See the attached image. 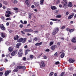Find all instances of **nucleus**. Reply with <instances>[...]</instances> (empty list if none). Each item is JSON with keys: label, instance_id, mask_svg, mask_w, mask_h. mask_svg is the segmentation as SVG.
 I'll use <instances>...</instances> for the list:
<instances>
[{"label": "nucleus", "instance_id": "nucleus-34", "mask_svg": "<svg viewBox=\"0 0 76 76\" xmlns=\"http://www.w3.org/2000/svg\"><path fill=\"white\" fill-rule=\"evenodd\" d=\"M1 19H2L3 21H4L5 19V18L3 16H2L1 17Z\"/></svg>", "mask_w": 76, "mask_h": 76}, {"label": "nucleus", "instance_id": "nucleus-46", "mask_svg": "<svg viewBox=\"0 0 76 76\" xmlns=\"http://www.w3.org/2000/svg\"><path fill=\"white\" fill-rule=\"evenodd\" d=\"M60 3V0H58V1H57L56 2V3L57 4H58Z\"/></svg>", "mask_w": 76, "mask_h": 76}, {"label": "nucleus", "instance_id": "nucleus-41", "mask_svg": "<svg viewBox=\"0 0 76 76\" xmlns=\"http://www.w3.org/2000/svg\"><path fill=\"white\" fill-rule=\"evenodd\" d=\"M18 3V1H17V0H15L14 1V4H15L16 3Z\"/></svg>", "mask_w": 76, "mask_h": 76}, {"label": "nucleus", "instance_id": "nucleus-13", "mask_svg": "<svg viewBox=\"0 0 76 76\" xmlns=\"http://www.w3.org/2000/svg\"><path fill=\"white\" fill-rule=\"evenodd\" d=\"M72 42L75 43L76 42V37H74L72 40Z\"/></svg>", "mask_w": 76, "mask_h": 76}, {"label": "nucleus", "instance_id": "nucleus-43", "mask_svg": "<svg viewBox=\"0 0 76 76\" xmlns=\"http://www.w3.org/2000/svg\"><path fill=\"white\" fill-rule=\"evenodd\" d=\"M65 73V72H63L62 73H61V76H62L64 75V74Z\"/></svg>", "mask_w": 76, "mask_h": 76}, {"label": "nucleus", "instance_id": "nucleus-23", "mask_svg": "<svg viewBox=\"0 0 76 76\" xmlns=\"http://www.w3.org/2000/svg\"><path fill=\"white\" fill-rule=\"evenodd\" d=\"M13 48L10 47L9 48V51H10V52H12V51H13Z\"/></svg>", "mask_w": 76, "mask_h": 76}, {"label": "nucleus", "instance_id": "nucleus-38", "mask_svg": "<svg viewBox=\"0 0 76 76\" xmlns=\"http://www.w3.org/2000/svg\"><path fill=\"white\" fill-rule=\"evenodd\" d=\"M55 64L56 65H58L60 64V62L59 61H57L55 63Z\"/></svg>", "mask_w": 76, "mask_h": 76}, {"label": "nucleus", "instance_id": "nucleus-25", "mask_svg": "<svg viewBox=\"0 0 76 76\" xmlns=\"http://www.w3.org/2000/svg\"><path fill=\"white\" fill-rule=\"evenodd\" d=\"M57 34L56 32L54 30H53L52 33V35H55V34Z\"/></svg>", "mask_w": 76, "mask_h": 76}, {"label": "nucleus", "instance_id": "nucleus-14", "mask_svg": "<svg viewBox=\"0 0 76 76\" xmlns=\"http://www.w3.org/2000/svg\"><path fill=\"white\" fill-rule=\"evenodd\" d=\"M19 38V37L18 35H16V37H14V39L15 40V41H17V40H18Z\"/></svg>", "mask_w": 76, "mask_h": 76}, {"label": "nucleus", "instance_id": "nucleus-37", "mask_svg": "<svg viewBox=\"0 0 76 76\" xmlns=\"http://www.w3.org/2000/svg\"><path fill=\"white\" fill-rule=\"evenodd\" d=\"M50 20H53V21H57V19H50Z\"/></svg>", "mask_w": 76, "mask_h": 76}, {"label": "nucleus", "instance_id": "nucleus-45", "mask_svg": "<svg viewBox=\"0 0 76 76\" xmlns=\"http://www.w3.org/2000/svg\"><path fill=\"white\" fill-rule=\"evenodd\" d=\"M14 10H18V8H16V7H15L14 8Z\"/></svg>", "mask_w": 76, "mask_h": 76}, {"label": "nucleus", "instance_id": "nucleus-62", "mask_svg": "<svg viewBox=\"0 0 76 76\" xmlns=\"http://www.w3.org/2000/svg\"><path fill=\"white\" fill-rule=\"evenodd\" d=\"M59 7L61 8L63 7V5L61 4H60L59 5Z\"/></svg>", "mask_w": 76, "mask_h": 76}, {"label": "nucleus", "instance_id": "nucleus-5", "mask_svg": "<svg viewBox=\"0 0 76 76\" xmlns=\"http://www.w3.org/2000/svg\"><path fill=\"white\" fill-rule=\"evenodd\" d=\"M23 31L24 32H33V30L29 29H23Z\"/></svg>", "mask_w": 76, "mask_h": 76}, {"label": "nucleus", "instance_id": "nucleus-33", "mask_svg": "<svg viewBox=\"0 0 76 76\" xmlns=\"http://www.w3.org/2000/svg\"><path fill=\"white\" fill-rule=\"evenodd\" d=\"M53 44H54V42H51L50 43V46H51L52 45H53Z\"/></svg>", "mask_w": 76, "mask_h": 76}, {"label": "nucleus", "instance_id": "nucleus-16", "mask_svg": "<svg viewBox=\"0 0 76 76\" xmlns=\"http://www.w3.org/2000/svg\"><path fill=\"white\" fill-rule=\"evenodd\" d=\"M41 65L42 67H44L45 65V64H44V62L42 61L41 62Z\"/></svg>", "mask_w": 76, "mask_h": 76}, {"label": "nucleus", "instance_id": "nucleus-18", "mask_svg": "<svg viewBox=\"0 0 76 76\" xmlns=\"http://www.w3.org/2000/svg\"><path fill=\"white\" fill-rule=\"evenodd\" d=\"M56 45H53L52 46L50 47V49L52 50H54L56 48Z\"/></svg>", "mask_w": 76, "mask_h": 76}, {"label": "nucleus", "instance_id": "nucleus-60", "mask_svg": "<svg viewBox=\"0 0 76 76\" xmlns=\"http://www.w3.org/2000/svg\"><path fill=\"white\" fill-rule=\"evenodd\" d=\"M2 39H2V38L0 37V42H1V41H3Z\"/></svg>", "mask_w": 76, "mask_h": 76}, {"label": "nucleus", "instance_id": "nucleus-10", "mask_svg": "<svg viewBox=\"0 0 76 76\" xmlns=\"http://www.w3.org/2000/svg\"><path fill=\"white\" fill-rule=\"evenodd\" d=\"M10 73V72L9 71L7 70L5 71V73H4V75L5 76H8Z\"/></svg>", "mask_w": 76, "mask_h": 76}, {"label": "nucleus", "instance_id": "nucleus-3", "mask_svg": "<svg viewBox=\"0 0 76 76\" xmlns=\"http://www.w3.org/2000/svg\"><path fill=\"white\" fill-rule=\"evenodd\" d=\"M30 1H31V0H25V3L26 4V5L27 7H29L31 6V4L29 3Z\"/></svg>", "mask_w": 76, "mask_h": 76}, {"label": "nucleus", "instance_id": "nucleus-9", "mask_svg": "<svg viewBox=\"0 0 76 76\" xmlns=\"http://www.w3.org/2000/svg\"><path fill=\"white\" fill-rule=\"evenodd\" d=\"M1 29L2 30V31H5L6 29V28L4 27V26L2 24L1 25V27H0Z\"/></svg>", "mask_w": 76, "mask_h": 76}, {"label": "nucleus", "instance_id": "nucleus-52", "mask_svg": "<svg viewBox=\"0 0 76 76\" xmlns=\"http://www.w3.org/2000/svg\"><path fill=\"white\" fill-rule=\"evenodd\" d=\"M6 57H10V55L9 54L6 55Z\"/></svg>", "mask_w": 76, "mask_h": 76}, {"label": "nucleus", "instance_id": "nucleus-61", "mask_svg": "<svg viewBox=\"0 0 76 76\" xmlns=\"http://www.w3.org/2000/svg\"><path fill=\"white\" fill-rule=\"evenodd\" d=\"M67 2H64V5H67Z\"/></svg>", "mask_w": 76, "mask_h": 76}, {"label": "nucleus", "instance_id": "nucleus-8", "mask_svg": "<svg viewBox=\"0 0 76 76\" xmlns=\"http://www.w3.org/2000/svg\"><path fill=\"white\" fill-rule=\"evenodd\" d=\"M74 15H75V14H74V13H72L71 15H70L68 17V19H72V18L74 16Z\"/></svg>", "mask_w": 76, "mask_h": 76}, {"label": "nucleus", "instance_id": "nucleus-27", "mask_svg": "<svg viewBox=\"0 0 76 76\" xmlns=\"http://www.w3.org/2000/svg\"><path fill=\"white\" fill-rule=\"evenodd\" d=\"M65 54L64 53H62L61 55V57H64Z\"/></svg>", "mask_w": 76, "mask_h": 76}, {"label": "nucleus", "instance_id": "nucleus-1", "mask_svg": "<svg viewBox=\"0 0 76 76\" xmlns=\"http://www.w3.org/2000/svg\"><path fill=\"white\" fill-rule=\"evenodd\" d=\"M26 38H25L24 39L23 38H21L17 40V42H22V43H25V42H26Z\"/></svg>", "mask_w": 76, "mask_h": 76}, {"label": "nucleus", "instance_id": "nucleus-53", "mask_svg": "<svg viewBox=\"0 0 76 76\" xmlns=\"http://www.w3.org/2000/svg\"><path fill=\"white\" fill-rule=\"evenodd\" d=\"M19 27H20V28H23V25L22 24H20L19 26Z\"/></svg>", "mask_w": 76, "mask_h": 76}, {"label": "nucleus", "instance_id": "nucleus-44", "mask_svg": "<svg viewBox=\"0 0 76 76\" xmlns=\"http://www.w3.org/2000/svg\"><path fill=\"white\" fill-rule=\"evenodd\" d=\"M18 70L17 69H15L13 70L14 72H17Z\"/></svg>", "mask_w": 76, "mask_h": 76}, {"label": "nucleus", "instance_id": "nucleus-32", "mask_svg": "<svg viewBox=\"0 0 76 76\" xmlns=\"http://www.w3.org/2000/svg\"><path fill=\"white\" fill-rule=\"evenodd\" d=\"M22 66H17V68L18 69H21Z\"/></svg>", "mask_w": 76, "mask_h": 76}, {"label": "nucleus", "instance_id": "nucleus-20", "mask_svg": "<svg viewBox=\"0 0 76 76\" xmlns=\"http://www.w3.org/2000/svg\"><path fill=\"white\" fill-rule=\"evenodd\" d=\"M73 6V4L71 2H69L68 5L69 7H72Z\"/></svg>", "mask_w": 76, "mask_h": 76}, {"label": "nucleus", "instance_id": "nucleus-35", "mask_svg": "<svg viewBox=\"0 0 76 76\" xmlns=\"http://www.w3.org/2000/svg\"><path fill=\"white\" fill-rule=\"evenodd\" d=\"M5 16H6V17H7V18H9V17H10V15L9 14H5Z\"/></svg>", "mask_w": 76, "mask_h": 76}, {"label": "nucleus", "instance_id": "nucleus-19", "mask_svg": "<svg viewBox=\"0 0 76 76\" xmlns=\"http://www.w3.org/2000/svg\"><path fill=\"white\" fill-rule=\"evenodd\" d=\"M42 42H41L39 43H37L35 44V45L36 46H39V45H42Z\"/></svg>", "mask_w": 76, "mask_h": 76}, {"label": "nucleus", "instance_id": "nucleus-47", "mask_svg": "<svg viewBox=\"0 0 76 76\" xmlns=\"http://www.w3.org/2000/svg\"><path fill=\"white\" fill-rule=\"evenodd\" d=\"M65 27H66V26H63L61 28V29H64V28H65Z\"/></svg>", "mask_w": 76, "mask_h": 76}, {"label": "nucleus", "instance_id": "nucleus-40", "mask_svg": "<svg viewBox=\"0 0 76 76\" xmlns=\"http://www.w3.org/2000/svg\"><path fill=\"white\" fill-rule=\"evenodd\" d=\"M57 52H56V53L55 54H54V56H55V57H58V55H57Z\"/></svg>", "mask_w": 76, "mask_h": 76}, {"label": "nucleus", "instance_id": "nucleus-36", "mask_svg": "<svg viewBox=\"0 0 76 76\" xmlns=\"http://www.w3.org/2000/svg\"><path fill=\"white\" fill-rule=\"evenodd\" d=\"M6 12L8 14H11V12L10 11H6Z\"/></svg>", "mask_w": 76, "mask_h": 76}, {"label": "nucleus", "instance_id": "nucleus-15", "mask_svg": "<svg viewBox=\"0 0 76 76\" xmlns=\"http://www.w3.org/2000/svg\"><path fill=\"white\" fill-rule=\"evenodd\" d=\"M17 54V52L16 51H13L11 54V56H14L15 54Z\"/></svg>", "mask_w": 76, "mask_h": 76}, {"label": "nucleus", "instance_id": "nucleus-21", "mask_svg": "<svg viewBox=\"0 0 76 76\" xmlns=\"http://www.w3.org/2000/svg\"><path fill=\"white\" fill-rule=\"evenodd\" d=\"M30 51V50L28 49H27L26 50L25 52V55L26 56V54L28 53V52H29Z\"/></svg>", "mask_w": 76, "mask_h": 76}, {"label": "nucleus", "instance_id": "nucleus-11", "mask_svg": "<svg viewBox=\"0 0 76 76\" xmlns=\"http://www.w3.org/2000/svg\"><path fill=\"white\" fill-rule=\"evenodd\" d=\"M34 5L36 7L39 8V3L38 2L34 3Z\"/></svg>", "mask_w": 76, "mask_h": 76}, {"label": "nucleus", "instance_id": "nucleus-59", "mask_svg": "<svg viewBox=\"0 0 76 76\" xmlns=\"http://www.w3.org/2000/svg\"><path fill=\"white\" fill-rule=\"evenodd\" d=\"M9 32L10 33H12V32H13V31H12V30H10L9 31Z\"/></svg>", "mask_w": 76, "mask_h": 76}, {"label": "nucleus", "instance_id": "nucleus-31", "mask_svg": "<svg viewBox=\"0 0 76 76\" xmlns=\"http://www.w3.org/2000/svg\"><path fill=\"white\" fill-rule=\"evenodd\" d=\"M29 18H30V19H31V16H32V14H31V13H29Z\"/></svg>", "mask_w": 76, "mask_h": 76}, {"label": "nucleus", "instance_id": "nucleus-49", "mask_svg": "<svg viewBox=\"0 0 76 76\" xmlns=\"http://www.w3.org/2000/svg\"><path fill=\"white\" fill-rule=\"evenodd\" d=\"M63 7L64 9H66L67 8V5H64Z\"/></svg>", "mask_w": 76, "mask_h": 76}, {"label": "nucleus", "instance_id": "nucleus-64", "mask_svg": "<svg viewBox=\"0 0 76 76\" xmlns=\"http://www.w3.org/2000/svg\"><path fill=\"white\" fill-rule=\"evenodd\" d=\"M6 25H7V26H9V23L7 22L6 23Z\"/></svg>", "mask_w": 76, "mask_h": 76}, {"label": "nucleus", "instance_id": "nucleus-24", "mask_svg": "<svg viewBox=\"0 0 76 76\" xmlns=\"http://www.w3.org/2000/svg\"><path fill=\"white\" fill-rule=\"evenodd\" d=\"M56 18H61V15H58L56 16Z\"/></svg>", "mask_w": 76, "mask_h": 76}, {"label": "nucleus", "instance_id": "nucleus-30", "mask_svg": "<svg viewBox=\"0 0 76 76\" xmlns=\"http://www.w3.org/2000/svg\"><path fill=\"white\" fill-rule=\"evenodd\" d=\"M4 61L5 62V63H7V61H8V60H7V58H5L4 60Z\"/></svg>", "mask_w": 76, "mask_h": 76}, {"label": "nucleus", "instance_id": "nucleus-17", "mask_svg": "<svg viewBox=\"0 0 76 76\" xmlns=\"http://www.w3.org/2000/svg\"><path fill=\"white\" fill-rule=\"evenodd\" d=\"M1 37H2V38H4V37H6V34H5V33H1Z\"/></svg>", "mask_w": 76, "mask_h": 76}, {"label": "nucleus", "instance_id": "nucleus-57", "mask_svg": "<svg viewBox=\"0 0 76 76\" xmlns=\"http://www.w3.org/2000/svg\"><path fill=\"white\" fill-rule=\"evenodd\" d=\"M21 32L22 34L23 35H25V33L24 32H23V31H21Z\"/></svg>", "mask_w": 76, "mask_h": 76}, {"label": "nucleus", "instance_id": "nucleus-55", "mask_svg": "<svg viewBox=\"0 0 76 76\" xmlns=\"http://www.w3.org/2000/svg\"><path fill=\"white\" fill-rule=\"evenodd\" d=\"M66 15H69V12H66Z\"/></svg>", "mask_w": 76, "mask_h": 76}, {"label": "nucleus", "instance_id": "nucleus-7", "mask_svg": "<svg viewBox=\"0 0 76 76\" xmlns=\"http://www.w3.org/2000/svg\"><path fill=\"white\" fill-rule=\"evenodd\" d=\"M22 45V43L19 42V43H17L16 45V47L17 48H19L20 46Z\"/></svg>", "mask_w": 76, "mask_h": 76}, {"label": "nucleus", "instance_id": "nucleus-54", "mask_svg": "<svg viewBox=\"0 0 76 76\" xmlns=\"http://www.w3.org/2000/svg\"><path fill=\"white\" fill-rule=\"evenodd\" d=\"M24 24H26L27 23V21L25 20L24 21Z\"/></svg>", "mask_w": 76, "mask_h": 76}, {"label": "nucleus", "instance_id": "nucleus-28", "mask_svg": "<svg viewBox=\"0 0 76 76\" xmlns=\"http://www.w3.org/2000/svg\"><path fill=\"white\" fill-rule=\"evenodd\" d=\"M44 0H41L40 3L41 5H43V3L44 2Z\"/></svg>", "mask_w": 76, "mask_h": 76}, {"label": "nucleus", "instance_id": "nucleus-42", "mask_svg": "<svg viewBox=\"0 0 76 76\" xmlns=\"http://www.w3.org/2000/svg\"><path fill=\"white\" fill-rule=\"evenodd\" d=\"M34 39L35 41H37L38 40V37H35L34 38Z\"/></svg>", "mask_w": 76, "mask_h": 76}, {"label": "nucleus", "instance_id": "nucleus-26", "mask_svg": "<svg viewBox=\"0 0 76 76\" xmlns=\"http://www.w3.org/2000/svg\"><path fill=\"white\" fill-rule=\"evenodd\" d=\"M75 31V29L73 28L72 29H71L69 30V32H70V33H71V32H73L74 31Z\"/></svg>", "mask_w": 76, "mask_h": 76}, {"label": "nucleus", "instance_id": "nucleus-12", "mask_svg": "<svg viewBox=\"0 0 76 76\" xmlns=\"http://www.w3.org/2000/svg\"><path fill=\"white\" fill-rule=\"evenodd\" d=\"M50 8L51 9H52V10H57V7L55 6H52Z\"/></svg>", "mask_w": 76, "mask_h": 76}, {"label": "nucleus", "instance_id": "nucleus-29", "mask_svg": "<svg viewBox=\"0 0 76 76\" xmlns=\"http://www.w3.org/2000/svg\"><path fill=\"white\" fill-rule=\"evenodd\" d=\"M54 75V72H51L49 74V76H53V75Z\"/></svg>", "mask_w": 76, "mask_h": 76}, {"label": "nucleus", "instance_id": "nucleus-22", "mask_svg": "<svg viewBox=\"0 0 76 76\" xmlns=\"http://www.w3.org/2000/svg\"><path fill=\"white\" fill-rule=\"evenodd\" d=\"M54 30L57 33L58 31H59V29H58V27H57Z\"/></svg>", "mask_w": 76, "mask_h": 76}, {"label": "nucleus", "instance_id": "nucleus-39", "mask_svg": "<svg viewBox=\"0 0 76 76\" xmlns=\"http://www.w3.org/2000/svg\"><path fill=\"white\" fill-rule=\"evenodd\" d=\"M21 69H22L23 70H26V67L25 66H22L21 68Z\"/></svg>", "mask_w": 76, "mask_h": 76}, {"label": "nucleus", "instance_id": "nucleus-51", "mask_svg": "<svg viewBox=\"0 0 76 76\" xmlns=\"http://www.w3.org/2000/svg\"><path fill=\"white\" fill-rule=\"evenodd\" d=\"M31 7L32 9H34V8H35V6H34V5H32L31 6Z\"/></svg>", "mask_w": 76, "mask_h": 76}, {"label": "nucleus", "instance_id": "nucleus-63", "mask_svg": "<svg viewBox=\"0 0 76 76\" xmlns=\"http://www.w3.org/2000/svg\"><path fill=\"white\" fill-rule=\"evenodd\" d=\"M50 24L51 25H52L53 24V23L52 22H50Z\"/></svg>", "mask_w": 76, "mask_h": 76}, {"label": "nucleus", "instance_id": "nucleus-56", "mask_svg": "<svg viewBox=\"0 0 76 76\" xmlns=\"http://www.w3.org/2000/svg\"><path fill=\"white\" fill-rule=\"evenodd\" d=\"M3 74V72H0V76H2Z\"/></svg>", "mask_w": 76, "mask_h": 76}, {"label": "nucleus", "instance_id": "nucleus-58", "mask_svg": "<svg viewBox=\"0 0 76 76\" xmlns=\"http://www.w3.org/2000/svg\"><path fill=\"white\" fill-rule=\"evenodd\" d=\"M66 31H70V29L69 28H66Z\"/></svg>", "mask_w": 76, "mask_h": 76}, {"label": "nucleus", "instance_id": "nucleus-2", "mask_svg": "<svg viewBox=\"0 0 76 76\" xmlns=\"http://www.w3.org/2000/svg\"><path fill=\"white\" fill-rule=\"evenodd\" d=\"M23 50L22 49H20L19 50L18 52V54L19 57H21L23 55Z\"/></svg>", "mask_w": 76, "mask_h": 76}, {"label": "nucleus", "instance_id": "nucleus-6", "mask_svg": "<svg viewBox=\"0 0 76 76\" xmlns=\"http://www.w3.org/2000/svg\"><path fill=\"white\" fill-rule=\"evenodd\" d=\"M1 3H3V4H5V5H7V4H8V3L7 1H4V0H1L0 1Z\"/></svg>", "mask_w": 76, "mask_h": 76}, {"label": "nucleus", "instance_id": "nucleus-50", "mask_svg": "<svg viewBox=\"0 0 76 76\" xmlns=\"http://www.w3.org/2000/svg\"><path fill=\"white\" fill-rule=\"evenodd\" d=\"M11 20V18H7L6 19V20Z\"/></svg>", "mask_w": 76, "mask_h": 76}, {"label": "nucleus", "instance_id": "nucleus-48", "mask_svg": "<svg viewBox=\"0 0 76 76\" xmlns=\"http://www.w3.org/2000/svg\"><path fill=\"white\" fill-rule=\"evenodd\" d=\"M45 51L46 52H49V51H50V49H47L45 50Z\"/></svg>", "mask_w": 76, "mask_h": 76}, {"label": "nucleus", "instance_id": "nucleus-4", "mask_svg": "<svg viewBox=\"0 0 76 76\" xmlns=\"http://www.w3.org/2000/svg\"><path fill=\"white\" fill-rule=\"evenodd\" d=\"M75 61V60L73 58H70L68 60V61L69 63H73Z\"/></svg>", "mask_w": 76, "mask_h": 76}]
</instances>
